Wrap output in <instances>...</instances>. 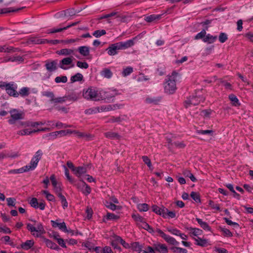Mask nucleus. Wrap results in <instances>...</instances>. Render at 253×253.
I'll use <instances>...</instances> for the list:
<instances>
[{"label": "nucleus", "mask_w": 253, "mask_h": 253, "mask_svg": "<svg viewBox=\"0 0 253 253\" xmlns=\"http://www.w3.org/2000/svg\"><path fill=\"white\" fill-rule=\"evenodd\" d=\"M83 96L87 100L99 101L109 99L113 96V95H109L106 91H98L92 87H89L87 89L83 90Z\"/></svg>", "instance_id": "1"}, {"label": "nucleus", "mask_w": 253, "mask_h": 253, "mask_svg": "<svg viewBox=\"0 0 253 253\" xmlns=\"http://www.w3.org/2000/svg\"><path fill=\"white\" fill-rule=\"evenodd\" d=\"M134 38L126 42H121L112 44L106 49L108 55H115L118 53L119 50H124L132 46L134 44Z\"/></svg>", "instance_id": "2"}, {"label": "nucleus", "mask_w": 253, "mask_h": 253, "mask_svg": "<svg viewBox=\"0 0 253 253\" xmlns=\"http://www.w3.org/2000/svg\"><path fill=\"white\" fill-rule=\"evenodd\" d=\"M178 74L174 71L171 75L167 76L166 79V82L164 84V89L165 92L168 94L173 93L176 89L175 78Z\"/></svg>", "instance_id": "3"}, {"label": "nucleus", "mask_w": 253, "mask_h": 253, "mask_svg": "<svg viewBox=\"0 0 253 253\" xmlns=\"http://www.w3.org/2000/svg\"><path fill=\"white\" fill-rule=\"evenodd\" d=\"M9 113L10 114V118L8 120V123L10 125L16 124L18 127L22 126L19 124V123L22 122L20 121L24 119L25 117V113L23 111L16 109H12L10 110Z\"/></svg>", "instance_id": "4"}, {"label": "nucleus", "mask_w": 253, "mask_h": 253, "mask_svg": "<svg viewBox=\"0 0 253 253\" xmlns=\"http://www.w3.org/2000/svg\"><path fill=\"white\" fill-rule=\"evenodd\" d=\"M36 227H35L32 224L30 223L27 224V228L30 231L31 233L36 232L37 234L35 235V233H33V235H35L36 237H39L42 234H43L45 233V231L44 230L42 224L39 222L37 223V224H35Z\"/></svg>", "instance_id": "5"}, {"label": "nucleus", "mask_w": 253, "mask_h": 253, "mask_svg": "<svg viewBox=\"0 0 253 253\" xmlns=\"http://www.w3.org/2000/svg\"><path fill=\"white\" fill-rule=\"evenodd\" d=\"M204 100V98L202 96L197 95L190 96L184 101V106L187 108L191 105H197L201 101H203Z\"/></svg>", "instance_id": "6"}, {"label": "nucleus", "mask_w": 253, "mask_h": 253, "mask_svg": "<svg viewBox=\"0 0 253 253\" xmlns=\"http://www.w3.org/2000/svg\"><path fill=\"white\" fill-rule=\"evenodd\" d=\"M74 59L73 56L63 58L60 61L59 67L63 70H67L70 67H73L74 66V64H73Z\"/></svg>", "instance_id": "7"}, {"label": "nucleus", "mask_w": 253, "mask_h": 253, "mask_svg": "<svg viewBox=\"0 0 253 253\" xmlns=\"http://www.w3.org/2000/svg\"><path fill=\"white\" fill-rule=\"evenodd\" d=\"M17 87V86L13 84L8 83L5 84V89L7 93L14 97H17L19 96V94L16 91Z\"/></svg>", "instance_id": "8"}, {"label": "nucleus", "mask_w": 253, "mask_h": 253, "mask_svg": "<svg viewBox=\"0 0 253 253\" xmlns=\"http://www.w3.org/2000/svg\"><path fill=\"white\" fill-rule=\"evenodd\" d=\"M79 23V21L74 22L70 25H67L65 27H62L61 26V24H60L59 25L60 27L58 28H53L52 29H50L47 30V34H54L55 33L61 32L64 30L68 29V28H69L71 27H73V26H74L77 25Z\"/></svg>", "instance_id": "9"}, {"label": "nucleus", "mask_w": 253, "mask_h": 253, "mask_svg": "<svg viewBox=\"0 0 253 253\" xmlns=\"http://www.w3.org/2000/svg\"><path fill=\"white\" fill-rule=\"evenodd\" d=\"M57 64L56 60L46 61L45 67L48 72H52L57 69Z\"/></svg>", "instance_id": "10"}, {"label": "nucleus", "mask_w": 253, "mask_h": 253, "mask_svg": "<svg viewBox=\"0 0 253 253\" xmlns=\"http://www.w3.org/2000/svg\"><path fill=\"white\" fill-rule=\"evenodd\" d=\"M154 251H157L160 253H168V249L166 245L160 243L154 245Z\"/></svg>", "instance_id": "11"}, {"label": "nucleus", "mask_w": 253, "mask_h": 253, "mask_svg": "<svg viewBox=\"0 0 253 253\" xmlns=\"http://www.w3.org/2000/svg\"><path fill=\"white\" fill-rule=\"evenodd\" d=\"M58 220L56 221L51 220V223L52 226L54 228L58 227L59 229L65 232H68L66 224L64 222L62 223H58Z\"/></svg>", "instance_id": "12"}, {"label": "nucleus", "mask_w": 253, "mask_h": 253, "mask_svg": "<svg viewBox=\"0 0 253 253\" xmlns=\"http://www.w3.org/2000/svg\"><path fill=\"white\" fill-rule=\"evenodd\" d=\"M87 172V169L84 167H76L74 174L80 179L81 178V176Z\"/></svg>", "instance_id": "13"}, {"label": "nucleus", "mask_w": 253, "mask_h": 253, "mask_svg": "<svg viewBox=\"0 0 253 253\" xmlns=\"http://www.w3.org/2000/svg\"><path fill=\"white\" fill-rule=\"evenodd\" d=\"M71 132L76 134L78 137L84 138L86 140H89L93 137V136L89 133H86L75 130Z\"/></svg>", "instance_id": "14"}, {"label": "nucleus", "mask_w": 253, "mask_h": 253, "mask_svg": "<svg viewBox=\"0 0 253 253\" xmlns=\"http://www.w3.org/2000/svg\"><path fill=\"white\" fill-rule=\"evenodd\" d=\"M66 135V132L65 130H59L57 131L52 132L51 133H49L46 135V136H49L50 137V139H54L57 137V136L59 135Z\"/></svg>", "instance_id": "15"}, {"label": "nucleus", "mask_w": 253, "mask_h": 253, "mask_svg": "<svg viewBox=\"0 0 253 253\" xmlns=\"http://www.w3.org/2000/svg\"><path fill=\"white\" fill-rule=\"evenodd\" d=\"M162 14H152L145 17V20L147 22L157 21L162 18Z\"/></svg>", "instance_id": "16"}, {"label": "nucleus", "mask_w": 253, "mask_h": 253, "mask_svg": "<svg viewBox=\"0 0 253 253\" xmlns=\"http://www.w3.org/2000/svg\"><path fill=\"white\" fill-rule=\"evenodd\" d=\"M50 179L51 181L52 185L54 187V190L55 192L57 193V194L58 193L61 192V189L59 186H58L57 182L55 179V177L54 174L51 175V176L50 177Z\"/></svg>", "instance_id": "17"}, {"label": "nucleus", "mask_w": 253, "mask_h": 253, "mask_svg": "<svg viewBox=\"0 0 253 253\" xmlns=\"http://www.w3.org/2000/svg\"><path fill=\"white\" fill-rule=\"evenodd\" d=\"M152 211L155 212L156 214L162 216L163 217L165 216V211L164 209H166L165 208L163 207V208H161L156 205H153L152 207Z\"/></svg>", "instance_id": "18"}, {"label": "nucleus", "mask_w": 253, "mask_h": 253, "mask_svg": "<svg viewBox=\"0 0 253 253\" xmlns=\"http://www.w3.org/2000/svg\"><path fill=\"white\" fill-rule=\"evenodd\" d=\"M18 50V48H14L12 46H7L6 45L0 46V52H15Z\"/></svg>", "instance_id": "19"}, {"label": "nucleus", "mask_w": 253, "mask_h": 253, "mask_svg": "<svg viewBox=\"0 0 253 253\" xmlns=\"http://www.w3.org/2000/svg\"><path fill=\"white\" fill-rule=\"evenodd\" d=\"M100 75L104 78L110 79L112 77L113 73L110 69L106 68L103 69V70L100 72Z\"/></svg>", "instance_id": "20"}, {"label": "nucleus", "mask_w": 253, "mask_h": 253, "mask_svg": "<svg viewBox=\"0 0 253 253\" xmlns=\"http://www.w3.org/2000/svg\"><path fill=\"white\" fill-rule=\"evenodd\" d=\"M19 124H20V125L22 126H32L35 127L36 126H38V125H43L45 124V123L44 122L43 123L42 122H19Z\"/></svg>", "instance_id": "21"}, {"label": "nucleus", "mask_w": 253, "mask_h": 253, "mask_svg": "<svg viewBox=\"0 0 253 253\" xmlns=\"http://www.w3.org/2000/svg\"><path fill=\"white\" fill-rule=\"evenodd\" d=\"M34 242L33 240H27L25 242L21 244V247L25 250H28L31 249L34 246Z\"/></svg>", "instance_id": "22"}, {"label": "nucleus", "mask_w": 253, "mask_h": 253, "mask_svg": "<svg viewBox=\"0 0 253 253\" xmlns=\"http://www.w3.org/2000/svg\"><path fill=\"white\" fill-rule=\"evenodd\" d=\"M44 242L48 248L57 251L59 250V247L55 243L52 242L51 240L45 239L44 240Z\"/></svg>", "instance_id": "23"}, {"label": "nucleus", "mask_w": 253, "mask_h": 253, "mask_svg": "<svg viewBox=\"0 0 253 253\" xmlns=\"http://www.w3.org/2000/svg\"><path fill=\"white\" fill-rule=\"evenodd\" d=\"M161 97H147L145 99V102L148 104H153L155 105L158 104L161 101Z\"/></svg>", "instance_id": "24"}, {"label": "nucleus", "mask_w": 253, "mask_h": 253, "mask_svg": "<svg viewBox=\"0 0 253 253\" xmlns=\"http://www.w3.org/2000/svg\"><path fill=\"white\" fill-rule=\"evenodd\" d=\"M80 53L84 56H87L89 54V48L87 46H82L78 48Z\"/></svg>", "instance_id": "25"}, {"label": "nucleus", "mask_w": 253, "mask_h": 253, "mask_svg": "<svg viewBox=\"0 0 253 253\" xmlns=\"http://www.w3.org/2000/svg\"><path fill=\"white\" fill-rule=\"evenodd\" d=\"M38 162L32 158L29 165L25 166L27 171L34 170L37 166Z\"/></svg>", "instance_id": "26"}, {"label": "nucleus", "mask_w": 253, "mask_h": 253, "mask_svg": "<svg viewBox=\"0 0 253 253\" xmlns=\"http://www.w3.org/2000/svg\"><path fill=\"white\" fill-rule=\"evenodd\" d=\"M196 220L198 222V223L199 224L200 226L204 230H208V231L211 230V228L210 227V226L208 225V224L207 222L203 221V220L199 218H196Z\"/></svg>", "instance_id": "27"}, {"label": "nucleus", "mask_w": 253, "mask_h": 253, "mask_svg": "<svg viewBox=\"0 0 253 253\" xmlns=\"http://www.w3.org/2000/svg\"><path fill=\"white\" fill-rule=\"evenodd\" d=\"M74 50L72 49L64 48L57 51V53L59 55H63L65 56L73 54Z\"/></svg>", "instance_id": "28"}, {"label": "nucleus", "mask_w": 253, "mask_h": 253, "mask_svg": "<svg viewBox=\"0 0 253 253\" xmlns=\"http://www.w3.org/2000/svg\"><path fill=\"white\" fill-rule=\"evenodd\" d=\"M18 93L22 97L28 96L30 93V89L28 87H23L20 89Z\"/></svg>", "instance_id": "29"}, {"label": "nucleus", "mask_w": 253, "mask_h": 253, "mask_svg": "<svg viewBox=\"0 0 253 253\" xmlns=\"http://www.w3.org/2000/svg\"><path fill=\"white\" fill-rule=\"evenodd\" d=\"M109 17L116 16V18H118L119 20L122 22H124L126 18V16H124L118 12H113L110 14H108Z\"/></svg>", "instance_id": "30"}, {"label": "nucleus", "mask_w": 253, "mask_h": 253, "mask_svg": "<svg viewBox=\"0 0 253 253\" xmlns=\"http://www.w3.org/2000/svg\"><path fill=\"white\" fill-rule=\"evenodd\" d=\"M216 39L217 36H213L208 34L206 35L205 37L203 39V41L209 43H212L214 42Z\"/></svg>", "instance_id": "31"}, {"label": "nucleus", "mask_w": 253, "mask_h": 253, "mask_svg": "<svg viewBox=\"0 0 253 253\" xmlns=\"http://www.w3.org/2000/svg\"><path fill=\"white\" fill-rule=\"evenodd\" d=\"M104 135L107 138L110 139L116 138L117 139H120L121 137L118 133L112 131L106 132L104 133Z\"/></svg>", "instance_id": "32"}, {"label": "nucleus", "mask_w": 253, "mask_h": 253, "mask_svg": "<svg viewBox=\"0 0 253 253\" xmlns=\"http://www.w3.org/2000/svg\"><path fill=\"white\" fill-rule=\"evenodd\" d=\"M187 229L190 231V233L194 236H198L201 235L203 233V231L201 229L196 228L189 227Z\"/></svg>", "instance_id": "33"}, {"label": "nucleus", "mask_w": 253, "mask_h": 253, "mask_svg": "<svg viewBox=\"0 0 253 253\" xmlns=\"http://www.w3.org/2000/svg\"><path fill=\"white\" fill-rule=\"evenodd\" d=\"M195 240L196 242V244L197 245L201 247H205L208 245V240L205 239H202L198 237L197 239L195 238Z\"/></svg>", "instance_id": "34"}, {"label": "nucleus", "mask_w": 253, "mask_h": 253, "mask_svg": "<svg viewBox=\"0 0 253 253\" xmlns=\"http://www.w3.org/2000/svg\"><path fill=\"white\" fill-rule=\"evenodd\" d=\"M57 196L61 200L63 208L65 209L68 207V202L66 199L65 197L62 194L61 192L58 193L57 194Z\"/></svg>", "instance_id": "35"}, {"label": "nucleus", "mask_w": 253, "mask_h": 253, "mask_svg": "<svg viewBox=\"0 0 253 253\" xmlns=\"http://www.w3.org/2000/svg\"><path fill=\"white\" fill-rule=\"evenodd\" d=\"M60 15H64L65 16H72L75 15V11L74 9H68L62 11Z\"/></svg>", "instance_id": "36"}, {"label": "nucleus", "mask_w": 253, "mask_h": 253, "mask_svg": "<svg viewBox=\"0 0 253 253\" xmlns=\"http://www.w3.org/2000/svg\"><path fill=\"white\" fill-rule=\"evenodd\" d=\"M229 98L232 102V105L235 106H238L240 105L239 102V100L237 97L233 94L229 95Z\"/></svg>", "instance_id": "37"}, {"label": "nucleus", "mask_w": 253, "mask_h": 253, "mask_svg": "<svg viewBox=\"0 0 253 253\" xmlns=\"http://www.w3.org/2000/svg\"><path fill=\"white\" fill-rule=\"evenodd\" d=\"M71 83H74L78 81H81L83 80V76L79 73H77L71 78Z\"/></svg>", "instance_id": "38"}, {"label": "nucleus", "mask_w": 253, "mask_h": 253, "mask_svg": "<svg viewBox=\"0 0 253 253\" xmlns=\"http://www.w3.org/2000/svg\"><path fill=\"white\" fill-rule=\"evenodd\" d=\"M182 173L185 176L189 177L192 181H197V179L189 170L187 169H184L183 170Z\"/></svg>", "instance_id": "39"}, {"label": "nucleus", "mask_w": 253, "mask_h": 253, "mask_svg": "<svg viewBox=\"0 0 253 253\" xmlns=\"http://www.w3.org/2000/svg\"><path fill=\"white\" fill-rule=\"evenodd\" d=\"M170 249L174 253H187L186 249L178 247H172Z\"/></svg>", "instance_id": "40"}, {"label": "nucleus", "mask_w": 253, "mask_h": 253, "mask_svg": "<svg viewBox=\"0 0 253 253\" xmlns=\"http://www.w3.org/2000/svg\"><path fill=\"white\" fill-rule=\"evenodd\" d=\"M165 240L169 244L174 245V246H177L179 245V242H177L174 238L170 237L169 236H167V237L166 238Z\"/></svg>", "instance_id": "41"}, {"label": "nucleus", "mask_w": 253, "mask_h": 253, "mask_svg": "<svg viewBox=\"0 0 253 253\" xmlns=\"http://www.w3.org/2000/svg\"><path fill=\"white\" fill-rule=\"evenodd\" d=\"M98 112H100L99 107L89 108V109H86L84 111V113L87 115H91V114H95Z\"/></svg>", "instance_id": "42"}, {"label": "nucleus", "mask_w": 253, "mask_h": 253, "mask_svg": "<svg viewBox=\"0 0 253 253\" xmlns=\"http://www.w3.org/2000/svg\"><path fill=\"white\" fill-rule=\"evenodd\" d=\"M23 7L17 8V9H13L11 7L9 8H4L0 9V14L7 13L10 12H15L18 11L19 10L23 9Z\"/></svg>", "instance_id": "43"}, {"label": "nucleus", "mask_w": 253, "mask_h": 253, "mask_svg": "<svg viewBox=\"0 0 253 253\" xmlns=\"http://www.w3.org/2000/svg\"><path fill=\"white\" fill-rule=\"evenodd\" d=\"M31 42L36 44H45L48 43V40L46 39H42L37 38H34L32 39Z\"/></svg>", "instance_id": "44"}, {"label": "nucleus", "mask_w": 253, "mask_h": 253, "mask_svg": "<svg viewBox=\"0 0 253 253\" xmlns=\"http://www.w3.org/2000/svg\"><path fill=\"white\" fill-rule=\"evenodd\" d=\"M27 170L25 168V167H23L18 169H11L8 171V173L9 174H17V173H22L24 172H27Z\"/></svg>", "instance_id": "45"}, {"label": "nucleus", "mask_w": 253, "mask_h": 253, "mask_svg": "<svg viewBox=\"0 0 253 253\" xmlns=\"http://www.w3.org/2000/svg\"><path fill=\"white\" fill-rule=\"evenodd\" d=\"M100 108V112L109 111L110 110H114L116 108L115 105H108L105 106H102Z\"/></svg>", "instance_id": "46"}, {"label": "nucleus", "mask_w": 253, "mask_h": 253, "mask_svg": "<svg viewBox=\"0 0 253 253\" xmlns=\"http://www.w3.org/2000/svg\"><path fill=\"white\" fill-rule=\"evenodd\" d=\"M141 227L147 230L150 233H154V230L152 227H151L147 223L145 222H142Z\"/></svg>", "instance_id": "47"}, {"label": "nucleus", "mask_w": 253, "mask_h": 253, "mask_svg": "<svg viewBox=\"0 0 253 253\" xmlns=\"http://www.w3.org/2000/svg\"><path fill=\"white\" fill-rule=\"evenodd\" d=\"M223 84L226 89H232V85L229 83L225 81L222 80V79H219V83H218V85H219L220 84Z\"/></svg>", "instance_id": "48"}, {"label": "nucleus", "mask_w": 253, "mask_h": 253, "mask_svg": "<svg viewBox=\"0 0 253 253\" xmlns=\"http://www.w3.org/2000/svg\"><path fill=\"white\" fill-rule=\"evenodd\" d=\"M165 211V216H164V218H166L167 216H168L169 217L173 218L176 217V214L174 211H169V210L167 208L166 209H164Z\"/></svg>", "instance_id": "49"}, {"label": "nucleus", "mask_w": 253, "mask_h": 253, "mask_svg": "<svg viewBox=\"0 0 253 253\" xmlns=\"http://www.w3.org/2000/svg\"><path fill=\"white\" fill-rule=\"evenodd\" d=\"M67 77L65 76H58L55 78V82L56 83H66L67 82Z\"/></svg>", "instance_id": "50"}, {"label": "nucleus", "mask_w": 253, "mask_h": 253, "mask_svg": "<svg viewBox=\"0 0 253 253\" xmlns=\"http://www.w3.org/2000/svg\"><path fill=\"white\" fill-rule=\"evenodd\" d=\"M68 99V97L67 96H63V97H59L57 98L54 97L53 100L52 102L55 103H62L64 102H65Z\"/></svg>", "instance_id": "51"}, {"label": "nucleus", "mask_w": 253, "mask_h": 253, "mask_svg": "<svg viewBox=\"0 0 253 253\" xmlns=\"http://www.w3.org/2000/svg\"><path fill=\"white\" fill-rule=\"evenodd\" d=\"M131 247L132 248V249L138 252V253L141 251L142 249V246L139 244L138 242H133L131 244Z\"/></svg>", "instance_id": "52"}, {"label": "nucleus", "mask_w": 253, "mask_h": 253, "mask_svg": "<svg viewBox=\"0 0 253 253\" xmlns=\"http://www.w3.org/2000/svg\"><path fill=\"white\" fill-rule=\"evenodd\" d=\"M43 155L42 152L41 150H38L35 155L33 156L32 158L35 160V161H37L38 162H39V161L41 159Z\"/></svg>", "instance_id": "53"}, {"label": "nucleus", "mask_w": 253, "mask_h": 253, "mask_svg": "<svg viewBox=\"0 0 253 253\" xmlns=\"http://www.w3.org/2000/svg\"><path fill=\"white\" fill-rule=\"evenodd\" d=\"M191 198L197 203H200L201 200L200 195L198 193L195 192H192L190 194Z\"/></svg>", "instance_id": "54"}, {"label": "nucleus", "mask_w": 253, "mask_h": 253, "mask_svg": "<svg viewBox=\"0 0 253 253\" xmlns=\"http://www.w3.org/2000/svg\"><path fill=\"white\" fill-rule=\"evenodd\" d=\"M138 209L140 211H146L149 209V206L147 204H141L138 205Z\"/></svg>", "instance_id": "55"}, {"label": "nucleus", "mask_w": 253, "mask_h": 253, "mask_svg": "<svg viewBox=\"0 0 253 253\" xmlns=\"http://www.w3.org/2000/svg\"><path fill=\"white\" fill-rule=\"evenodd\" d=\"M42 193L44 194L47 200L49 201H55V198L54 196L49 193L47 191L43 190L42 191Z\"/></svg>", "instance_id": "56"}, {"label": "nucleus", "mask_w": 253, "mask_h": 253, "mask_svg": "<svg viewBox=\"0 0 253 253\" xmlns=\"http://www.w3.org/2000/svg\"><path fill=\"white\" fill-rule=\"evenodd\" d=\"M106 34V31L105 30H96L93 33V36H94L96 38L100 37L103 35H104Z\"/></svg>", "instance_id": "57"}, {"label": "nucleus", "mask_w": 253, "mask_h": 253, "mask_svg": "<svg viewBox=\"0 0 253 253\" xmlns=\"http://www.w3.org/2000/svg\"><path fill=\"white\" fill-rule=\"evenodd\" d=\"M144 163L147 165L150 169H151L152 166L150 159L146 156H143L142 157Z\"/></svg>", "instance_id": "58"}, {"label": "nucleus", "mask_w": 253, "mask_h": 253, "mask_svg": "<svg viewBox=\"0 0 253 253\" xmlns=\"http://www.w3.org/2000/svg\"><path fill=\"white\" fill-rule=\"evenodd\" d=\"M132 72H133V68L130 67H128L124 69V70L122 72V74H123V76L126 77V76L129 75V74H130Z\"/></svg>", "instance_id": "59"}, {"label": "nucleus", "mask_w": 253, "mask_h": 253, "mask_svg": "<svg viewBox=\"0 0 253 253\" xmlns=\"http://www.w3.org/2000/svg\"><path fill=\"white\" fill-rule=\"evenodd\" d=\"M65 174L66 176L67 179L69 181V182L71 183H74L75 182V180L69 174V171L68 169L65 167Z\"/></svg>", "instance_id": "60"}, {"label": "nucleus", "mask_w": 253, "mask_h": 253, "mask_svg": "<svg viewBox=\"0 0 253 253\" xmlns=\"http://www.w3.org/2000/svg\"><path fill=\"white\" fill-rule=\"evenodd\" d=\"M43 96L50 98V101L52 102L54 97V93L51 91H43L42 93Z\"/></svg>", "instance_id": "61"}, {"label": "nucleus", "mask_w": 253, "mask_h": 253, "mask_svg": "<svg viewBox=\"0 0 253 253\" xmlns=\"http://www.w3.org/2000/svg\"><path fill=\"white\" fill-rule=\"evenodd\" d=\"M138 253H156L153 247L148 246L145 250H141Z\"/></svg>", "instance_id": "62"}, {"label": "nucleus", "mask_w": 253, "mask_h": 253, "mask_svg": "<svg viewBox=\"0 0 253 253\" xmlns=\"http://www.w3.org/2000/svg\"><path fill=\"white\" fill-rule=\"evenodd\" d=\"M228 39L227 35L224 33H221L219 36V41L221 43H224Z\"/></svg>", "instance_id": "63"}, {"label": "nucleus", "mask_w": 253, "mask_h": 253, "mask_svg": "<svg viewBox=\"0 0 253 253\" xmlns=\"http://www.w3.org/2000/svg\"><path fill=\"white\" fill-rule=\"evenodd\" d=\"M220 229L224 236L232 237L233 236L232 233L228 229L225 228H220Z\"/></svg>", "instance_id": "64"}]
</instances>
